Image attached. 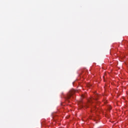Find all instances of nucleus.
Segmentation results:
<instances>
[{
	"instance_id": "f257e3e1",
	"label": "nucleus",
	"mask_w": 128,
	"mask_h": 128,
	"mask_svg": "<svg viewBox=\"0 0 128 128\" xmlns=\"http://www.w3.org/2000/svg\"><path fill=\"white\" fill-rule=\"evenodd\" d=\"M74 94V90H72L67 95V99L68 100H70V98H72V94Z\"/></svg>"
},
{
	"instance_id": "f03ea898",
	"label": "nucleus",
	"mask_w": 128,
	"mask_h": 128,
	"mask_svg": "<svg viewBox=\"0 0 128 128\" xmlns=\"http://www.w3.org/2000/svg\"><path fill=\"white\" fill-rule=\"evenodd\" d=\"M98 94H96L95 95V97L93 100H98Z\"/></svg>"
},
{
	"instance_id": "7ed1b4c3",
	"label": "nucleus",
	"mask_w": 128,
	"mask_h": 128,
	"mask_svg": "<svg viewBox=\"0 0 128 128\" xmlns=\"http://www.w3.org/2000/svg\"><path fill=\"white\" fill-rule=\"evenodd\" d=\"M92 99H90V100H89L90 102H92Z\"/></svg>"
},
{
	"instance_id": "20e7f679",
	"label": "nucleus",
	"mask_w": 128,
	"mask_h": 128,
	"mask_svg": "<svg viewBox=\"0 0 128 128\" xmlns=\"http://www.w3.org/2000/svg\"><path fill=\"white\" fill-rule=\"evenodd\" d=\"M88 86H90V85Z\"/></svg>"
}]
</instances>
